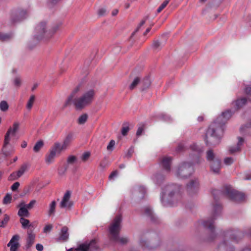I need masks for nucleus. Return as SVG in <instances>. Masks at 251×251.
I'll use <instances>...</instances> for the list:
<instances>
[{"instance_id": "16", "label": "nucleus", "mask_w": 251, "mask_h": 251, "mask_svg": "<svg viewBox=\"0 0 251 251\" xmlns=\"http://www.w3.org/2000/svg\"><path fill=\"white\" fill-rule=\"evenodd\" d=\"M28 237L26 239V247L29 248L33 244L35 239V234L32 231H28L27 232Z\"/></svg>"}, {"instance_id": "48", "label": "nucleus", "mask_w": 251, "mask_h": 251, "mask_svg": "<svg viewBox=\"0 0 251 251\" xmlns=\"http://www.w3.org/2000/svg\"><path fill=\"white\" fill-rule=\"evenodd\" d=\"M19 176H18V174L16 172L13 173L11 174L8 177V179L9 180H14L17 179L18 178H19Z\"/></svg>"}, {"instance_id": "62", "label": "nucleus", "mask_w": 251, "mask_h": 251, "mask_svg": "<svg viewBox=\"0 0 251 251\" xmlns=\"http://www.w3.org/2000/svg\"><path fill=\"white\" fill-rule=\"evenodd\" d=\"M145 22H146V20H142L141 22V23H140L138 26L137 27V28L135 30V31L132 33V35H133L135 33V32H137L139 30L140 28L145 24Z\"/></svg>"}, {"instance_id": "9", "label": "nucleus", "mask_w": 251, "mask_h": 251, "mask_svg": "<svg viewBox=\"0 0 251 251\" xmlns=\"http://www.w3.org/2000/svg\"><path fill=\"white\" fill-rule=\"evenodd\" d=\"M224 193L236 201H241L245 199L243 194L233 190L230 186H226Z\"/></svg>"}, {"instance_id": "37", "label": "nucleus", "mask_w": 251, "mask_h": 251, "mask_svg": "<svg viewBox=\"0 0 251 251\" xmlns=\"http://www.w3.org/2000/svg\"><path fill=\"white\" fill-rule=\"evenodd\" d=\"M151 80L149 77H147L143 80L142 84L143 85V89H145L149 87L151 85Z\"/></svg>"}, {"instance_id": "43", "label": "nucleus", "mask_w": 251, "mask_h": 251, "mask_svg": "<svg viewBox=\"0 0 251 251\" xmlns=\"http://www.w3.org/2000/svg\"><path fill=\"white\" fill-rule=\"evenodd\" d=\"M170 0H165L157 9V12L160 13L168 4Z\"/></svg>"}, {"instance_id": "14", "label": "nucleus", "mask_w": 251, "mask_h": 251, "mask_svg": "<svg viewBox=\"0 0 251 251\" xmlns=\"http://www.w3.org/2000/svg\"><path fill=\"white\" fill-rule=\"evenodd\" d=\"M171 161L172 159L169 157H163L161 160V165L167 172L170 171Z\"/></svg>"}, {"instance_id": "13", "label": "nucleus", "mask_w": 251, "mask_h": 251, "mask_svg": "<svg viewBox=\"0 0 251 251\" xmlns=\"http://www.w3.org/2000/svg\"><path fill=\"white\" fill-rule=\"evenodd\" d=\"M146 193V188L142 186L136 187L133 191V195L137 200L143 199Z\"/></svg>"}, {"instance_id": "2", "label": "nucleus", "mask_w": 251, "mask_h": 251, "mask_svg": "<svg viewBox=\"0 0 251 251\" xmlns=\"http://www.w3.org/2000/svg\"><path fill=\"white\" fill-rule=\"evenodd\" d=\"M81 90V85L75 87L64 102V107L72 103L77 110H81L90 105L94 99L95 91L90 89L84 92L80 96L77 97L76 94Z\"/></svg>"}, {"instance_id": "6", "label": "nucleus", "mask_w": 251, "mask_h": 251, "mask_svg": "<svg viewBox=\"0 0 251 251\" xmlns=\"http://www.w3.org/2000/svg\"><path fill=\"white\" fill-rule=\"evenodd\" d=\"M122 218L121 215H118L115 217L109 226L108 231L109 235L111 239L113 240H117L118 239V235H119L122 227Z\"/></svg>"}, {"instance_id": "35", "label": "nucleus", "mask_w": 251, "mask_h": 251, "mask_svg": "<svg viewBox=\"0 0 251 251\" xmlns=\"http://www.w3.org/2000/svg\"><path fill=\"white\" fill-rule=\"evenodd\" d=\"M163 46V45L158 41H155L153 42L152 47L154 50L158 51L161 49Z\"/></svg>"}, {"instance_id": "26", "label": "nucleus", "mask_w": 251, "mask_h": 251, "mask_svg": "<svg viewBox=\"0 0 251 251\" xmlns=\"http://www.w3.org/2000/svg\"><path fill=\"white\" fill-rule=\"evenodd\" d=\"M20 222L23 228L25 229L27 227H33L32 225L30 224L29 220L25 219L24 218H21L20 219Z\"/></svg>"}, {"instance_id": "22", "label": "nucleus", "mask_w": 251, "mask_h": 251, "mask_svg": "<svg viewBox=\"0 0 251 251\" xmlns=\"http://www.w3.org/2000/svg\"><path fill=\"white\" fill-rule=\"evenodd\" d=\"M72 140L73 135L72 134H69L67 136V137L64 139L62 145H61V147L64 151L67 148L68 146L69 145Z\"/></svg>"}, {"instance_id": "47", "label": "nucleus", "mask_w": 251, "mask_h": 251, "mask_svg": "<svg viewBox=\"0 0 251 251\" xmlns=\"http://www.w3.org/2000/svg\"><path fill=\"white\" fill-rule=\"evenodd\" d=\"M76 161V158L73 155L69 156L67 158V163L68 164H74Z\"/></svg>"}, {"instance_id": "53", "label": "nucleus", "mask_w": 251, "mask_h": 251, "mask_svg": "<svg viewBox=\"0 0 251 251\" xmlns=\"http://www.w3.org/2000/svg\"><path fill=\"white\" fill-rule=\"evenodd\" d=\"M129 130V128L128 126H123L122 128L121 133L124 136H125L127 134V132Z\"/></svg>"}, {"instance_id": "61", "label": "nucleus", "mask_w": 251, "mask_h": 251, "mask_svg": "<svg viewBox=\"0 0 251 251\" xmlns=\"http://www.w3.org/2000/svg\"><path fill=\"white\" fill-rule=\"evenodd\" d=\"M145 22H146V20H142L141 22V23H140L138 26L137 27V28L135 30V31L132 33V35H133L135 33V32H137L139 30L140 28L145 24Z\"/></svg>"}, {"instance_id": "56", "label": "nucleus", "mask_w": 251, "mask_h": 251, "mask_svg": "<svg viewBox=\"0 0 251 251\" xmlns=\"http://www.w3.org/2000/svg\"><path fill=\"white\" fill-rule=\"evenodd\" d=\"M26 14V13L25 11H21L20 13H19V15H20V18L19 19H18L17 21H22L23 20V19H24L25 18V15Z\"/></svg>"}, {"instance_id": "51", "label": "nucleus", "mask_w": 251, "mask_h": 251, "mask_svg": "<svg viewBox=\"0 0 251 251\" xmlns=\"http://www.w3.org/2000/svg\"><path fill=\"white\" fill-rule=\"evenodd\" d=\"M144 130V126L143 125H140L138 128L137 131L136 132V135L137 136H140V135H142Z\"/></svg>"}, {"instance_id": "21", "label": "nucleus", "mask_w": 251, "mask_h": 251, "mask_svg": "<svg viewBox=\"0 0 251 251\" xmlns=\"http://www.w3.org/2000/svg\"><path fill=\"white\" fill-rule=\"evenodd\" d=\"M243 139L241 137L238 138V142L236 147H231L229 148V152L230 153H234L240 150L241 146L243 143Z\"/></svg>"}, {"instance_id": "36", "label": "nucleus", "mask_w": 251, "mask_h": 251, "mask_svg": "<svg viewBox=\"0 0 251 251\" xmlns=\"http://www.w3.org/2000/svg\"><path fill=\"white\" fill-rule=\"evenodd\" d=\"M88 115L86 114H84L80 116L78 119V123L79 125L84 124L87 120Z\"/></svg>"}, {"instance_id": "31", "label": "nucleus", "mask_w": 251, "mask_h": 251, "mask_svg": "<svg viewBox=\"0 0 251 251\" xmlns=\"http://www.w3.org/2000/svg\"><path fill=\"white\" fill-rule=\"evenodd\" d=\"M247 102V100L246 98H241L237 100L234 102L235 105L237 109H239L243 106Z\"/></svg>"}, {"instance_id": "34", "label": "nucleus", "mask_w": 251, "mask_h": 251, "mask_svg": "<svg viewBox=\"0 0 251 251\" xmlns=\"http://www.w3.org/2000/svg\"><path fill=\"white\" fill-rule=\"evenodd\" d=\"M44 143L43 141H38L33 147V151L35 152H38L43 147Z\"/></svg>"}, {"instance_id": "15", "label": "nucleus", "mask_w": 251, "mask_h": 251, "mask_svg": "<svg viewBox=\"0 0 251 251\" xmlns=\"http://www.w3.org/2000/svg\"><path fill=\"white\" fill-rule=\"evenodd\" d=\"M210 167L211 170L215 174L219 173L221 168V162L219 159H215L211 162Z\"/></svg>"}, {"instance_id": "30", "label": "nucleus", "mask_w": 251, "mask_h": 251, "mask_svg": "<svg viewBox=\"0 0 251 251\" xmlns=\"http://www.w3.org/2000/svg\"><path fill=\"white\" fill-rule=\"evenodd\" d=\"M221 211L222 206L221 205L217 204L214 205L213 207L214 213L213 215L214 219H216V217L220 214Z\"/></svg>"}, {"instance_id": "8", "label": "nucleus", "mask_w": 251, "mask_h": 251, "mask_svg": "<svg viewBox=\"0 0 251 251\" xmlns=\"http://www.w3.org/2000/svg\"><path fill=\"white\" fill-rule=\"evenodd\" d=\"M99 246L95 239L87 241L78 245L76 248H71L67 251H98Z\"/></svg>"}, {"instance_id": "57", "label": "nucleus", "mask_w": 251, "mask_h": 251, "mask_svg": "<svg viewBox=\"0 0 251 251\" xmlns=\"http://www.w3.org/2000/svg\"><path fill=\"white\" fill-rule=\"evenodd\" d=\"M9 220V216L7 214H5L4 215V218H3V220L1 221L4 227H5V226L6 225V224H7Z\"/></svg>"}, {"instance_id": "10", "label": "nucleus", "mask_w": 251, "mask_h": 251, "mask_svg": "<svg viewBox=\"0 0 251 251\" xmlns=\"http://www.w3.org/2000/svg\"><path fill=\"white\" fill-rule=\"evenodd\" d=\"M71 193L67 191L64 195L62 199L59 204V207L61 208L71 209L73 203L70 200Z\"/></svg>"}, {"instance_id": "58", "label": "nucleus", "mask_w": 251, "mask_h": 251, "mask_svg": "<svg viewBox=\"0 0 251 251\" xmlns=\"http://www.w3.org/2000/svg\"><path fill=\"white\" fill-rule=\"evenodd\" d=\"M36 201L35 200H33L31 201L28 204H26V207L28 209H30L34 206V205L36 204Z\"/></svg>"}, {"instance_id": "5", "label": "nucleus", "mask_w": 251, "mask_h": 251, "mask_svg": "<svg viewBox=\"0 0 251 251\" xmlns=\"http://www.w3.org/2000/svg\"><path fill=\"white\" fill-rule=\"evenodd\" d=\"M59 27V25L56 24L47 30L46 23L45 22L40 23L35 27V36L38 40L44 38H50L57 31Z\"/></svg>"}, {"instance_id": "18", "label": "nucleus", "mask_w": 251, "mask_h": 251, "mask_svg": "<svg viewBox=\"0 0 251 251\" xmlns=\"http://www.w3.org/2000/svg\"><path fill=\"white\" fill-rule=\"evenodd\" d=\"M64 151L61 147V144L59 143L56 142L54 143L53 146L51 148L50 151L52 152L56 156L59 154L62 151Z\"/></svg>"}, {"instance_id": "7", "label": "nucleus", "mask_w": 251, "mask_h": 251, "mask_svg": "<svg viewBox=\"0 0 251 251\" xmlns=\"http://www.w3.org/2000/svg\"><path fill=\"white\" fill-rule=\"evenodd\" d=\"M193 172L192 164L184 162L180 164L176 172V175L180 178H186L189 177Z\"/></svg>"}, {"instance_id": "1", "label": "nucleus", "mask_w": 251, "mask_h": 251, "mask_svg": "<svg viewBox=\"0 0 251 251\" xmlns=\"http://www.w3.org/2000/svg\"><path fill=\"white\" fill-rule=\"evenodd\" d=\"M232 114L230 110H226L210 125L205 134V140L207 145H216L219 143L224 132V126Z\"/></svg>"}, {"instance_id": "45", "label": "nucleus", "mask_w": 251, "mask_h": 251, "mask_svg": "<svg viewBox=\"0 0 251 251\" xmlns=\"http://www.w3.org/2000/svg\"><path fill=\"white\" fill-rule=\"evenodd\" d=\"M115 145V141L113 140H112L110 141L108 145L107 146V150L110 151H111L113 150L114 147Z\"/></svg>"}, {"instance_id": "28", "label": "nucleus", "mask_w": 251, "mask_h": 251, "mask_svg": "<svg viewBox=\"0 0 251 251\" xmlns=\"http://www.w3.org/2000/svg\"><path fill=\"white\" fill-rule=\"evenodd\" d=\"M56 157V155L52 152L50 151L49 152L48 154H47L46 156L45 161L46 163L48 164H50L52 163Z\"/></svg>"}, {"instance_id": "55", "label": "nucleus", "mask_w": 251, "mask_h": 251, "mask_svg": "<svg viewBox=\"0 0 251 251\" xmlns=\"http://www.w3.org/2000/svg\"><path fill=\"white\" fill-rule=\"evenodd\" d=\"M20 186V183L18 182H15L11 186V189L13 191H16Z\"/></svg>"}, {"instance_id": "29", "label": "nucleus", "mask_w": 251, "mask_h": 251, "mask_svg": "<svg viewBox=\"0 0 251 251\" xmlns=\"http://www.w3.org/2000/svg\"><path fill=\"white\" fill-rule=\"evenodd\" d=\"M29 165L26 163L23 164L17 172L18 176L21 177L28 169Z\"/></svg>"}, {"instance_id": "60", "label": "nucleus", "mask_w": 251, "mask_h": 251, "mask_svg": "<svg viewBox=\"0 0 251 251\" xmlns=\"http://www.w3.org/2000/svg\"><path fill=\"white\" fill-rule=\"evenodd\" d=\"M106 9L104 8H101L99 9L98 14L100 16H102L106 13Z\"/></svg>"}, {"instance_id": "25", "label": "nucleus", "mask_w": 251, "mask_h": 251, "mask_svg": "<svg viewBox=\"0 0 251 251\" xmlns=\"http://www.w3.org/2000/svg\"><path fill=\"white\" fill-rule=\"evenodd\" d=\"M36 97L35 95H32L30 96L29 99L27 101L26 104V108L28 111H30L33 107V105L35 102Z\"/></svg>"}, {"instance_id": "49", "label": "nucleus", "mask_w": 251, "mask_h": 251, "mask_svg": "<svg viewBox=\"0 0 251 251\" xmlns=\"http://www.w3.org/2000/svg\"><path fill=\"white\" fill-rule=\"evenodd\" d=\"M21 80L20 77H16L13 80V83L15 86L17 87H19L21 85Z\"/></svg>"}, {"instance_id": "19", "label": "nucleus", "mask_w": 251, "mask_h": 251, "mask_svg": "<svg viewBox=\"0 0 251 251\" xmlns=\"http://www.w3.org/2000/svg\"><path fill=\"white\" fill-rule=\"evenodd\" d=\"M218 251H233V249L230 246H228L227 243L224 241L221 243L218 246Z\"/></svg>"}, {"instance_id": "38", "label": "nucleus", "mask_w": 251, "mask_h": 251, "mask_svg": "<svg viewBox=\"0 0 251 251\" xmlns=\"http://www.w3.org/2000/svg\"><path fill=\"white\" fill-rule=\"evenodd\" d=\"M9 107L7 102L5 100H2L0 102V109L3 111H6Z\"/></svg>"}, {"instance_id": "12", "label": "nucleus", "mask_w": 251, "mask_h": 251, "mask_svg": "<svg viewBox=\"0 0 251 251\" xmlns=\"http://www.w3.org/2000/svg\"><path fill=\"white\" fill-rule=\"evenodd\" d=\"M20 236L18 234H15L11 239L9 243L7 244V246L10 247V251H17L18 248L20 247L19 240Z\"/></svg>"}, {"instance_id": "50", "label": "nucleus", "mask_w": 251, "mask_h": 251, "mask_svg": "<svg viewBox=\"0 0 251 251\" xmlns=\"http://www.w3.org/2000/svg\"><path fill=\"white\" fill-rule=\"evenodd\" d=\"M234 162V159L232 157H226L224 159V163L226 165H230Z\"/></svg>"}, {"instance_id": "54", "label": "nucleus", "mask_w": 251, "mask_h": 251, "mask_svg": "<svg viewBox=\"0 0 251 251\" xmlns=\"http://www.w3.org/2000/svg\"><path fill=\"white\" fill-rule=\"evenodd\" d=\"M161 117L162 118V119H163L165 121L170 122L172 121L171 117L167 114H162Z\"/></svg>"}, {"instance_id": "46", "label": "nucleus", "mask_w": 251, "mask_h": 251, "mask_svg": "<svg viewBox=\"0 0 251 251\" xmlns=\"http://www.w3.org/2000/svg\"><path fill=\"white\" fill-rule=\"evenodd\" d=\"M90 156V152H88V151L85 152L82 155L81 158L83 161L85 162L89 159Z\"/></svg>"}, {"instance_id": "44", "label": "nucleus", "mask_w": 251, "mask_h": 251, "mask_svg": "<svg viewBox=\"0 0 251 251\" xmlns=\"http://www.w3.org/2000/svg\"><path fill=\"white\" fill-rule=\"evenodd\" d=\"M140 244L141 246H142L144 249H148L150 250L152 248V247L150 246L149 245L147 241L142 240L140 241Z\"/></svg>"}, {"instance_id": "32", "label": "nucleus", "mask_w": 251, "mask_h": 251, "mask_svg": "<svg viewBox=\"0 0 251 251\" xmlns=\"http://www.w3.org/2000/svg\"><path fill=\"white\" fill-rule=\"evenodd\" d=\"M240 234V232H235L233 231H228L226 233V236L227 237H230L233 240H234L235 241L237 242V239L236 237L237 236H239V235Z\"/></svg>"}, {"instance_id": "63", "label": "nucleus", "mask_w": 251, "mask_h": 251, "mask_svg": "<svg viewBox=\"0 0 251 251\" xmlns=\"http://www.w3.org/2000/svg\"><path fill=\"white\" fill-rule=\"evenodd\" d=\"M108 166V163L105 161H102L100 164V167L101 169H104Z\"/></svg>"}, {"instance_id": "11", "label": "nucleus", "mask_w": 251, "mask_h": 251, "mask_svg": "<svg viewBox=\"0 0 251 251\" xmlns=\"http://www.w3.org/2000/svg\"><path fill=\"white\" fill-rule=\"evenodd\" d=\"M199 188V181L197 178L191 180L187 184L186 190L190 195L197 193Z\"/></svg>"}, {"instance_id": "52", "label": "nucleus", "mask_w": 251, "mask_h": 251, "mask_svg": "<svg viewBox=\"0 0 251 251\" xmlns=\"http://www.w3.org/2000/svg\"><path fill=\"white\" fill-rule=\"evenodd\" d=\"M145 212L147 216L152 218V212L151 209L150 207H146L145 208Z\"/></svg>"}, {"instance_id": "64", "label": "nucleus", "mask_w": 251, "mask_h": 251, "mask_svg": "<svg viewBox=\"0 0 251 251\" xmlns=\"http://www.w3.org/2000/svg\"><path fill=\"white\" fill-rule=\"evenodd\" d=\"M36 248L38 251H42L43 250L44 247L42 244H37L36 245Z\"/></svg>"}, {"instance_id": "3", "label": "nucleus", "mask_w": 251, "mask_h": 251, "mask_svg": "<svg viewBox=\"0 0 251 251\" xmlns=\"http://www.w3.org/2000/svg\"><path fill=\"white\" fill-rule=\"evenodd\" d=\"M180 187L175 184L167 185L163 190L161 201L165 206H174L180 196L179 194Z\"/></svg>"}, {"instance_id": "17", "label": "nucleus", "mask_w": 251, "mask_h": 251, "mask_svg": "<svg viewBox=\"0 0 251 251\" xmlns=\"http://www.w3.org/2000/svg\"><path fill=\"white\" fill-rule=\"evenodd\" d=\"M190 149L194 152V153L197 158L199 157L200 154L203 151V150L200 146L195 143L192 144L190 147Z\"/></svg>"}, {"instance_id": "20", "label": "nucleus", "mask_w": 251, "mask_h": 251, "mask_svg": "<svg viewBox=\"0 0 251 251\" xmlns=\"http://www.w3.org/2000/svg\"><path fill=\"white\" fill-rule=\"evenodd\" d=\"M68 229L66 226H64L62 228L60 234V237L58 239L59 240L62 241H66L69 237V233L68 232Z\"/></svg>"}, {"instance_id": "27", "label": "nucleus", "mask_w": 251, "mask_h": 251, "mask_svg": "<svg viewBox=\"0 0 251 251\" xmlns=\"http://www.w3.org/2000/svg\"><path fill=\"white\" fill-rule=\"evenodd\" d=\"M55 207H56V202L54 201H53L51 202V203L49 205V210H48V215L49 216H51L54 215L55 211Z\"/></svg>"}, {"instance_id": "59", "label": "nucleus", "mask_w": 251, "mask_h": 251, "mask_svg": "<svg viewBox=\"0 0 251 251\" xmlns=\"http://www.w3.org/2000/svg\"><path fill=\"white\" fill-rule=\"evenodd\" d=\"M52 228L51 225H46L44 228V232L45 233H48L50 231Z\"/></svg>"}, {"instance_id": "33", "label": "nucleus", "mask_w": 251, "mask_h": 251, "mask_svg": "<svg viewBox=\"0 0 251 251\" xmlns=\"http://www.w3.org/2000/svg\"><path fill=\"white\" fill-rule=\"evenodd\" d=\"M206 159L208 161L212 162L213 160H215V159L217 158H215V154L213 151L209 150L206 152Z\"/></svg>"}, {"instance_id": "24", "label": "nucleus", "mask_w": 251, "mask_h": 251, "mask_svg": "<svg viewBox=\"0 0 251 251\" xmlns=\"http://www.w3.org/2000/svg\"><path fill=\"white\" fill-rule=\"evenodd\" d=\"M202 224L204 227L209 229L211 232L213 231L214 229V221L213 219L204 221Z\"/></svg>"}, {"instance_id": "42", "label": "nucleus", "mask_w": 251, "mask_h": 251, "mask_svg": "<svg viewBox=\"0 0 251 251\" xmlns=\"http://www.w3.org/2000/svg\"><path fill=\"white\" fill-rule=\"evenodd\" d=\"M140 82V79L139 77H136L129 86V89L132 90L134 89Z\"/></svg>"}, {"instance_id": "41", "label": "nucleus", "mask_w": 251, "mask_h": 251, "mask_svg": "<svg viewBox=\"0 0 251 251\" xmlns=\"http://www.w3.org/2000/svg\"><path fill=\"white\" fill-rule=\"evenodd\" d=\"M11 195L9 193H7L3 198V203L4 204L10 203L11 202Z\"/></svg>"}, {"instance_id": "4", "label": "nucleus", "mask_w": 251, "mask_h": 251, "mask_svg": "<svg viewBox=\"0 0 251 251\" xmlns=\"http://www.w3.org/2000/svg\"><path fill=\"white\" fill-rule=\"evenodd\" d=\"M19 124L14 123L12 127H10L4 135L2 148V153L5 156H8L14 152V137L19 129Z\"/></svg>"}, {"instance_id": "23", "label": "nucleus", "mask_w": 251, "mask_h": 251, "mask_svg": "<svg viewBox=\"0 0 251 251\" xmlns=\"http://www.w3.org/2000/svg\"><path fill=\"white\" fill-rule=\"evenodd\" d=\"M27 207H21L19 208L18 212V215L21 218L28 217L29 216V212Z\"/></svg>"}, {"instance_id": "40", "label": "nucleus", "mask_w": 251, "mask_h": 251, "mask_svg": "<svg viewBox=\"0 0 251 251\" xmlns=\"http://www.w3.org/2000/svg\"><path fill=\"white\" fill-rule=\"evenodd\" d=\"M114 241L118 242L122 245H125L128 243L129 240L126 237H119V235H118V239Z\"/></svg>"}, {"instance_id": "39", "label": "nucleus", "mask_w": 251, "mask_h": 251, "mask_svg": "<svg viewBox=\"0 0 251 251\" xmlns=\"http://www.w3.org/2000/svg\"><path fill=\"white\" fill-rule=\"evenodd\" d=\"M12 36L11 34L0 33V40L1 41H6L11 39Z\"/></svg>"}]
</instances>
